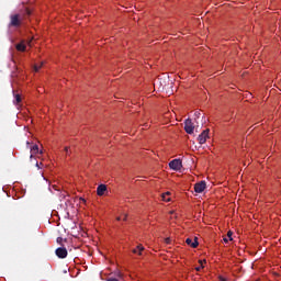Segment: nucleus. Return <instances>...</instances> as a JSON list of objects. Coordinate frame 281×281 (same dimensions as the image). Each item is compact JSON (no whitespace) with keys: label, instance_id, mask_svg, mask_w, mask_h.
<instances>
[{"label":"nucleus","instance_id":"nucleus-4","mask_svg":"<svg viewBox=\"0 0 281 281\" xmlns=\"http://www.w3.org/2000/svg\"><path fill=\"white\" fill-rule=\"evenodd\" d=\"M210 137V130H204L199 136L198 142L199 144L203 145L207 142V138Z\"/></svg>","mask_w":281,"mask_h":281},{"label":"nucleus","instance_id":"nucleus-9","mask_svg":"<svg viewBox=\"0 0 281 281\" xmlns=\"http://www.w3.org/2000/svg\"><path fill=\"white\" fill-rule=\"evenodd\" d=\"M38 145H33L31 147V156H30V159H33L34 158V155H38Z\"/></svg>","mask_w":281,"mask_h":281},{"label":"nucleus","instance_id":"nucleus-12","mask_svg":"<svg viewBox=\"0 0 281 281\" xmlns=\"http://www.w3.org/2000/svg\"><path fill=\"white\" fill-rule=\"evenodd\" d=\"M233 234H234V233H232V232L229 231V232L227 233L228 238H227V237H224V238H223L224 243H229V240H234V238H232Z\"/></svg>","mask_w":281,"mask_h":281},{"label":"nucleus","instance_id":"nucleus-7","mask_svg":"<svg viewBox=\"0 0 281 281\" xmlns=\"http://www.w3.org/2000/svg\"><path fill=\"white\" fill-rule=\"evenodd\" d=\"M186 243L193 249H196L199 247V240L196 239V237L194 238V241H192V239L190 238H187Z\"/></svg>","mask_w":281,"mask_h":281},{"label":"nucleus","instance_id":"nucleus-5","mask_svg":"<svg viewBox=\"0 0 281 281\" xmlns=\"http://www.w3.org/2000/svg\"><path fill=\"white\" fill-rule=\"evenodd\" d=\"M55 254H56V256H57V258H61V259H64V258H66L67 257V248H65V247H59V248H57L56 250H55Z\"/></svg>","mask_w":281,"mask_h":281},{"label":"nucleus","instance_id":"nucleus-20","mask_svg":"<svg viewBox=\"0 0 281 281\" xmlns=\"http://www.w3.org/2000/svg\"><path fill=\"white\" fill-rule=\"evenodd\" d=\"M127 218H128V215H127V214H124L123 221H127Z\"/></svg>","mask_w":281,"mask_h":281},{"label":"nucleus","instance_id":"nucleus-24","mask_svg":"<svg viewBox=\"0 0 281 281\" xmlns=\"http://www.w3.org/2000/svg\"><path fill=\"white\" fill-rule=\"evenodd\" d=\"M116 221H122V217H117Z\"/></svg>","mask_w":281,"mask_h":281},{"label":"nucleus","instance_id":"nucleus-23","mask_svg":"<svg viewBox=\"0 0 281 281\" xmlns=\"http://www.w3.org/2000/svg\"><path fill=\"white\" fill-rule=\"evenodd\" d=\"M196 117H199V115H201V113H195Z\"/></svg>","mask_w":281,"mask_h":281},{"label":"nucleus","instance_id":"nucleus-10","mask_svg":"<svg viewBox=\"0 0 281 281\" xmlns=\"http://www.w3.org/2000/svg\"><path fill=\"white\" fill-rule=\"evenodd\" d=\"M15 48H16L18 52H25V49H26L27 47L25 46V43H24V42H21L20 44H16V45H15Z\"/></svg>","mask_w":281,"mask_h":281},{"label":"nucleus","instance_id":"nucleus-16","mask_svg":"<svg viewBox=\"0 0 281 281\" xmlns=\"http://www.w3.org/2000/svg\"><path fill=\"white\" fill-rule=\"evenodd\" d=\"M42 67H43V63H41V65H35L34 71H40Z\"/></svg>","mask_w":281,"mask_h":281},{"label":"nucleus","instance_id":"nucleus-19","mask_svg":"<svg viewBox=\"0 0 281 281\" xmlns=\"http://www.w3.org/2000/svg\"><path fill=\"white\" fill-rule=\"evenodd\" d=\"M57 243H58V245H61L63 244V237H58Z\"/></svg>","mask_w":281,"mask_h":281},{"label":"nucleus","instance_id":"nucleus-25","mask_svg":"<svg viewBox=\"0 0 281 281\" xmlns=\"http://www.w3.org/2000/svg\"><path fill=\"white\" fill-rule=\"evenodd\" d=\"M36 166H37V168H38V162H36Z\"/></svg>","mask_w":281,"mask_h":281},{"label":"nucleus","instance_id":"nucleus-17","mask_svg":"<svg viewBox=\"0 0 281 281\" xmlns=\"http://www.w3.org/2000/svg\"><path fill=\"white\" fill-rule=\"evenodd\" d=\"M66 155H71V151L69 150V147H65Z\"/></svg>","mask_w":281,"mask_h":281},{"label":"nucleus","instance_id":"nucleus-21","mask_svg":"<svg viewBox=\"0 0 281 281\" xmlns=\"http://www.w3.org/2000/svg\"><path fill=\"white\" fill-rule=\"evenodd\" d=\"M220 280L221 281H227V279L223 278V277H220Z\"/></svg>","mask_w":281,"mask_h":281},{"label":"nucleus","instance_id":"nucleus-15","mask_svg":"<svg viewBox=\"0 0 281 281\" xmlns=\"http://www.w3.org/2000/svg\"><path fill=\"white\" fill-rule=\"evenodd\" d=\"M201 267L195 268L196 271H201L203 269V263L207 262L206 260H199Z\"/></svg>","mask_w":281,"mask_h":281},{"label":"nucleus","instance_id":"nucleus-22","mask_svg":"<svg viewBox=\"0 0 281 281\" xmlns=\"http://www.w3.org/2000/svg\"><path fill=\"white\" fill-rule=\"evenodd\" d=\"M26 14L31 15V14H32V12H31L30 10H26Z\"/></svg>","mask_w":281,"mask_h":281},{"label":"nucleus","instance_id":"nucleus-11","mask_svg":"<svg viewBox=\"0 0 281 281\" xmlns=\"http://www.w3.org/2000/svg\"><path fill=\"white\" fill-rule=\"evenodd\" d=\"M134 254H137V256H142V251H144V246L138 245L136 248L132 250Z\"/></svg>","mask_w":281,"mask_h":281},{"label":"nucleus","instance_id":"nucleus-14","mask_svg":"<svg viewBox=\"0 0 281 281\" xmlns=\"http://www.w3.org/2000/svg\"><path fill=\"white\" fill-rule=\"evenodd\" d=\"M169 194H170V192L164 193L162 201H166V202L170 201V198H168Z\"/></svg>","mask_w":281,"mask_h":281},{"label":"nucleus","instance_id":"nucleus-8","mask_svg":"<svg viewBox=\"0 0 281 281\" xmlns=\"http://www.w3.org/2000/svg\"><path fill=\"white\" fill-rule=\"evenodd\" d=\"M106 191V187L105 184H100L98 188H97V194L98 196H104V192Z\"/></svg>","mask_w":281,"mask_h":281},{"label":"nucleus","instance_id":"nucleus-1","mask_svg":"<svg viewBox=\"0 0 281 281\" xmlns=\"http://www.w3.org/2000/svg\"><path fill=\"white\" fill-rule=\"evenodd\" d=\"M23 25V15L15 13L10 15L9 27H21Z\"/></svg>","mask_w":281,"mask_h":281},{"label":"nucleus","instance_id":"nucleus-2","mask_svg":"<svg viewBox=\"0 0 281 281\" xmlns=\"http://www.w3.org/2000/svg\"><path fill=\"white\" fill-rule=\"evenodd\" d=\"M169 168L176 172H179V170L183 168V162L181 159H173L169 162Z\"/></svg>","mask_w":281,"mask_h":281},{"label":"nucleus","instance_id":"nucleus-13","mask_svg":"<svg viewBox=\"0 0 281 281\" xmlns=\"http://www.w3.org/2000/svg\"><path fill=\"white\" fill-rule=\"evenodd\" d=\"M15 101L14 104H20L21 102V94H14Z\"/></svg>","mask_w":281,"mask_h":281},{"label":"nucleus","instance_id":"nucleus-6","mask_svg":"<svg viewBox=\"0 0 281 281\" xmlns=\"http://www.w3.org/2000/svg\"><path fill=\"white\" fill-rule=\"evenodd\" d=\"M205 188H206L205 181H200V182L195 183L194 191L198 194H201V192H203L205 190Z\"/></svg>","mask_w":281,"mask_h":281},{"label":"nucleus","instance_id":"nucleus-3","mask_svg":"<svg viewBox=\"0 0 281 281\" xmlns=\"http://www.w3.org/2000/svg\"><path fill=\"white\" fill-rule=\"evenodd\" d=\"M184 131L188 135H192V133H194V123H192V120L187 119L184 121Z\"/></svg>","mask_w":281,"mask_h":281},{"label":"nucleus","instance_id":"nucleus-18","mask_svg":"<svg viewBox=\"0 0 281 281\" xmlns=\"http://www.w3.org/2000/svg\"><path fill=\"white\" fill-rule=\"evenodd\" d=\"M165 243H166V245H170V243H171L170 237H167V238L165 239Z\"/></svg>","mask_w":281,"mask_h":281}]
</instances>
